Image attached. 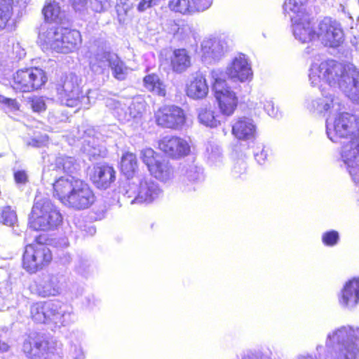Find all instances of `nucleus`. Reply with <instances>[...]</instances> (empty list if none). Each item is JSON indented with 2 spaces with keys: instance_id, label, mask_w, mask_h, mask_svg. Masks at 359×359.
I'll return each instance as SVG.
<instances>
[{
  "instance_id": "obj_1",
  "label": "nucleus",
  "mask_w": 359,
  "mask_h": 359,
  "mask_svg": "<svg viewBox=\"0 0 359 359\" xmlns=\"http://www.w3.org/2000/svg\"><path fill=\"white\" fill-rule=\"evenodd\" d=\"M309 79L313 87L321 88L323 83L338 86L353 102L359 101V71L352 65L346 68L334 60L311 64Z\"/></svg>"
},
{
  "instance_id": "obj_2",
  "label": "nucleus",
  "mask_w": 359,
  "mask_h": 359,
  "mask_svg": "<svg viewBox=\"0 0 359 359\" xmlns=\"http://www.w3.org/2000/svg\"><path fill=\"white\" fill-rule=\"evenodd\" d=\"M53 196L62 204L76 210L88 208L95 196L87 183L73 175L59 177L53 183Z\"/></svg>"
},
{
  "instance_id": "obj_3",
  "label": "nucleus",
  "mask_w": 359,
  "mask_h": 359,
  "mask_svg": "<svg viewBox=\"0 0 359 359\" xmlns=\"http://www.w3.org/2000/svg\"><path fill=\"white\" fill-rule=\"evenodd\" d=\"M88 53L90 68L95 74H104L110 69L116 79H126L130 68L116 53L107 49L104 40H95L89 47Z\"/></svg>"
},
{
  "instance_id": "obj_4",
  "label": "nucleus",
  "mask_w": 359,
  "mask_h": 359,
  "mask_svg": "<svg viewBox=\"0 0 359 359\" xmlns=\"http://www.w3.org/2000/svg\"><path fill=\"white\" fill-rule=\"evenodd\" d=\"M325 347L331 350L330 359H359V327L343 325L330 332Z\"/></svg>"
},
{
  "instance_id": "obj_5",
  "label": "nucleus",
  "mask_w": 359,
  "mask_h": 359,
  "mask_svg": "<svg viewBox=\"0 0 359 359\" xmlns=\"http://www.w3.org/2000/svg\"><path fill=\"white\" fill-rule=\"evenodd\" d=\"M118 193L131 205L151 203L163 196V190L158 183L144 175L122 181L118 187Z\"/></svg>"
},
{
  "instance_id": "obj_6",
  "label": "nucleus",
  "mask_w": 359,
  "mask_h": 359,
  "mask_svg": "<svg viewBox=\"0 0 359 359\" xmlns=\"http://www.w3.org/2000/svg\"><path fill=\"white\" fill-rule=\"evenodd\" d=\"M32 319L39 323L52 322L57 325L66 326L75 320L73 308L60 301L39 302L30 308Z\"/></svg>"
},
{
  "instance_id": "obj_7",
  "label": "nucleus",
  "mask_w": 359,
  "mask_h": 359,
  "mask_svg": "<svg viewBox=\"0 0 359 359\" xmlns=\"http://www.w3.org/2000/svg\"><path fill=\"white\" fill-rule=\"evenodd\" d=\"M307 0H287L283 10L291 20L294 36L302 43L309 42L316 38L310 16L306 12Z\"/></svg>"
},
{
  "instance_id": "obj_8",
  "label": "nucleus",
  "mask_w": 359,
  "mask_h": 359,
  "mask_svg": "<svg viewBox=\"0 0 359 359\" xmlns=\"http://www.w3.org/2000/svg\"><path fill=\"white\" fill-rule=\"evenodd\" d=\"M62 222L57 208L47 198H35L29 217V226L36 231H49L56 229Z\"/></svg>"
},
{
  "instance_id": "obj_9",
  "label": "nucleus",
  "mask_w": 359,
  "mask_h": 359,
  "mask_svg": "<svg viewBox=\"0 0 359 359\" xmlns=\"http://www.w3.org/2000/svg\"><path fill=\"white\" fill-rule=\"evenodd\" d=\"M81 83V78L73 73L60 78L56 85V92L62 104L70 107L89 108L90 97L82 93Z\"/></svg>"
},
{
  "instance_id": "obj_10",
  "label": "nucleus",
  "mask_w": 359,
  "mask_h": 359,
  "mask_svg": "<svg viewBox=\"0 0 359 359\" xmlns=\"http://www.w3.org/2000/svg\"><path fill=\"white\" fill-rule=\"evenodd\" d=\"M212 89L220 112L227 116H231L238 103L236 93L227 86L225 74L221 69L210 72Z\"/></svg>"
},
{
  "instance_id": "obj_11",
  "label": "nucleus",
  "mask_w": 359,
  "mask_h": 359,
  "mask_svg": "<svg viewBox=\"0 0 359 359\" xmlns=\"http://www.w3.org/2000/svg\"><path fill=\"white\" fill-rule=\"evenodd\" d=\"M339 113L334 121L330 116L326 119V133L333 142H337L339 140H347L351 137L359 135L355 117L348 113Z\"/></svg>"
},
{
  "instance_id": "obj_12",
  "label": "nucleus",
  "mask_w": 359,
  "mask_h": 359,
  "mask_svg": "<svg viewBox=\"0 0 359 359\" xmlns=\"http://www.w3.org/2000/svg\"><path fill=\"white\" fill-rule=\"evenodd\" d=\"M140 158L147 166L149 173L156 180L168 182L174 177V169L169 161L151 148L140 151Z\"/></svg>"
},
{
  "instance_id": "obj_13",
  "label": "nucleus",
  "mask_w": 359,
  "mask_h": 359,
  "mask_svg": "<svg viewBox=\"0 0 359 359\" xmlns=\"http://www.w3.org/2000/svg\"><path fill=\"white\" fill-rule=\"evenodd\" d=\"M26 245L22 257V266L29 273H34L48 265L52 259L49 248L38 241Z\"/></svg>"
},
{
  "instance_id": "obj_14",
  "label": "nucleus",
  "mask_w": 359,
  "mask_h": 359,
  "mask_svg": "<svg viewBox=\"0 0 359 359\" xmlns=\"http://www.w3.org/2000/svg\"><path fill=\"white\" fill-rule=\"evenodd\" d=\"M46 82L44 72L39 68L18 70L13 77V88L15 91L31 92L39 89Z\"/></svg>"
},
{
  "instance_id": "obj_15",
  "label": "nucleus",
  "mask_w": 359,
  "mask_h": 359,
  "mask_svg": "<svg viewBox=\"0 0 359 359\" xmlns=\"http://www.w3.org/2000/svg\"><path fill=\"white\" fill-rule=\"evenodd\" d=\"M62 344L53 339L46 340L42 337L25 340L22 345V351L30 359H44L49 354L58 353Z\"/></svg>"
},
{
  "instance_id": "obj_16",
  "label": "nucleus",
  "mask_w": 359,
  "mask_h": 359,
  "mask_svg": "<svg viewBox=\"0 0 359 359\" xmlns=\"http://www.w3.org/2000/svg\"><path fill=\"white\" fill-rule=\"evenodd\" d=\"M304 106L311 113L329 116L338 114L343 109L340 99L331 93L323 95V97L309 95Z\"/></svg>"
},
{
  "instance_id": "obj_17",
  "label": "nucleus",
  "mask_w": 359,
  "mask_h": 359,
  "mask_svg": "<svg viewBox=\"0 0 359 359\" xmlns=\"http://www.w3.org/2000/svg\"><path fill=\"white\" fill-rule=\"evenodd\" d=\"M316 38L325 46L334 48L343 42L344 33L339 22L325 18L319 23Z\"/></svg>"
},
{
  "instance_id": "obj_18",
  "label": "nucleus",
  "mask_w": 359,
  "mask_h": 359,
  "mask_svg": "<svg viewBox=\"0 0 359 359\" xmlns=\"http://www.w3.org/2000/svg\"><path fill=\"white\" fill-rule=\"evenodd\" d=\"M202 60L211 64L220 60L228 51L226 40L222 36L205 38L201 43Z\"/></svg>"
},
{
  "instance_id": "obj_19",
  "label": "nucleus",
  "mask_w": 359,
  "mask_h": 359,
  "mask_svg": "<svg viewBox=\"0 0 359 359\" xmlns=\"http://www.w3.org/2000/svg\"><path fill=\"white\" fill-rule=\"evenodd\" d=\"M155 118L158 126L172 129L181 128L186 121L183 109L175 105L161 107L155 113Z\"/></svg>"
},
{
  "instance_id": "obj_20",
  "label": "nucleus",
  "mask_w": 359,
  "mask_h": 359,
  "mask_svg": "<svg viewBox=\"0 0 359 359\" xmlns=\"http://www.w3.org/2000/svg\"><path fill=\"white\" fill-rule=\"evenodd\" d=\"M224 73L225 77L227 76L235 81L245 82L252 78V70L249 60L242 53H238L233 58Z\"/></svg>"
},
{
  "instance_id": "obj_21",
  "label": "nucleus",
  "mask_w": 359,
  "mask_h": 359,
  "mask_svg": "<svg viewBox=\"0 0 359 359\" xmlns=\"http://www.w3.org/2000/svg\"><path fill=\"white\" fill-rule=\"evenodd\" d=\"M231 133L238 140L253 142L257 136V127L252 118L241 116L233 121Z\"/></svg>"
},
{
  "instance_id": "obj_22",
  "label": "nucleus",
  "mask_w": 359,
  "mask_h": 359,
  "mask_svg": "<svg viewBox=\"0 0 359 359\" xmlns=\"http://www.w3.org/2000/svg\"><path fill=\"white\" fill-rule=\"evenodd\" d=\"M158 148L173 158L187 156L190 151V147L187 141L175 136L163 137L158 142Z\"/></svg>"
},
{
  "instance_id": "obj_23",
  "label": "nucleus",
  "mask_w": 359,
  "mask_h": 359,
  "mask_svg": "<svg viewBox=\"0 0 359 359\" xmlns=\"http://www.w3.org/2000/svg\"><path fill=\"white\" fill-rule=\"evenodd\" d=\"M62 27L45 24L42 25L39 33V43L44 49H52L60 53L62 43L60 39Z\"/></svg>"
},
{
  "instance_id": "obj_24",
  "label": "nucleus",
  "mask_w": 359,
  "mask_h": 359,
  "mask_svg": "<svg viewBox=\"0 0 359 359\" xmlns=\"http://www.w3.org/2000/svg\"><path fill=\"white\" fill-rule=\"evenodd\" d=\"M339 305L346 309H353L359 304V278L348 281L338 295Z\"/></svg>"
},
{
  "instance_id": "obj_25",
  "label": "nucleus",
  "mask_w": 359,
  "mask_h": 359,
  "mask_svg": "<svg viewBox=\"0 0 359 359\" xmlns=\"http://www.w3.org/2000/svg\"><path fill=\"white\" fill-rule=\"evenodd\" d=\"M90 179L95 186L100 189H107L116 180V171L108 164H97L93 167Z\"/></svg>"
},
{
  "instance_id": "obj_26",
  "label": "nucleus",
  "mask_w": 359,
  "mask_h": 359,
  "mask_svg": "<svg viewBox=\"0 0 359 359\" xmlns=\"http://www.w3.org/2000/svg\"><path fill=\"white\" fill-rule=\"evenodd\" d=\"M186 94L193 100H198L207 97L209 86L205 76L198 72L193 75L186 85Z\"/></svg>"
},
{
  "instance_id": "obj_27",
  "label": "nucleus",
  "mask_w": 359,
  "mask_h": 359,
  "mask_svg": "<svg viewBox=\"0 0 359 359\" xmlns=\"http://www.w3.org/2000/svg\"><path fill=\"white\" fill-rule=\"evenodd\" d=\"M99 135L93 128H88L84 131L82 149L89 156L95 158L105 154V148L100 144Z\"/></svg>"
},
{
  "instance_id": "obj_28",
  "label": "nucleus",
  "mask_w": 359,
  "mask_h": 359,
  "mask_svg": "<svg viewBox=\"0 0 359 359\" xmlns=\"http://www.w3.org/2000/svg\"><path fill=\"white\" fill-rule=\"evenodd\" d=\"M64 280L62 275L47 276L38 287L39 294L43 297H48L60 294Z\"/></svg>"
},
{
  "instance_id": "obj_29",
  "label": "nucleus",
  "mask_w": 359,
  "mask_h": 359,
  "mask_svg": "<svg viewBox=\"0 0 359 359\" xmlns=\"http://www.w3.org/2000/svg\"><path fill=\"white\" fill-rule=\"evenodd\" d=\"M60 39L62 47L60 53H68L77 50L81 43V36L79 31L62 28Z\"/></svg>"
},
{
  "instance_id": "obj_30",
  "label": "nucleus",
  "mask_w": 359,
  "mask_h": 359,
  "mask_svg": "<svg viewBox=\"0 0 359 359\" xmlns=\"http://www.w3.org/2000/svg\"><path fill=\"white\" fill-rule=\"evenodd\" d=\"M128 105V114L121 111L119 114L122 119V123H128L132 120H139L142 116L145 111L146 103L140 97H134L133 99L126 98Z\"/></svg>"
},
{
  "instance_id": "obj_31",
  "label": "nucleus",
  "mask_w": 359,
  "mask_h": 359,
  "mask_svg": "<svg viewBox=\"0 0 359 359\" xmlns=\"http://www.w3.org/2000/svg\"><path fill=\"white\" fill-rule=\"evenodd\" d=\"M191 57L184 48L175 49L170 57V67L177 74L186 72L191 67Z\"/></svg>"
},
{
  "instance_id": "obj_32",
  "label": "nucleus",
  "mask_w": 359,
  "mask_h": 359,
  "mask_svg": "<svg viewBox=\"0 0 359 359\" xmlns=\"http://www.w3.org/2000/svg\"><path fill=\"white\" fill-rule=\"evenodd\" d=\"M137 168L136 156L133 153H126L123 155L121 161V170L126 177V180H131L133 177H139L140 175L135 174Z\"/></svg>"
},
{
  "instance_id": "obj_33",
  "label": "nucleus",
  "mask_w": 359,
  "mask_h": 359,
  "mask_svg": "<svg viewBox=\"0 0 359 359\" xmlns=\"http://www.w3.org/2000/svg\"><path fill=\"white\" fill-rule=\"evenodd\" d=\"M144 83L148 90L161 97L165 96V85L158 75L151 74L146 76L144 78Z\"/></svg>"
},
{
  "instance_id": "obj_34",
  "label": "nucleus",
  "mask_w": 359,
  "mask_h": 359,
  "mask_svg": "<svg viewBox=\"0 0 359 359\" xmlns=\"http://www.w3.org/2000/svg\"><path fill=\"white\" fill-rule=\"evenodd\" d=\"M83 339V334L79 332L71 334L69 353L74 359H85V353L82 347Z\"/></svg>"
},
{
  "instance_id": "obj_35",
  "label": "nucleus",
  "mask_w": 359,
  "mask_h": 359,
  "mask_svg": "<svg viewBox=\"0 0 359 359\" xmlns=\"http://www.w3.org/2000/svg\"><path fill=\"white\" fill-rule=\"evenodd\" d=\"M106 107L112 111L114 116L120 121L122 122L119 114L121 111L123 113L128 114V105L126 102V98L119 97L118 99L115 98H107L105 100Z\"/></svg>"
},
{
  "instance_id": "obj_36",
  "label": "nucleus",
  "mask_w": 359,
  "mask_h": 359,
  "mask_svg": "<svg viewBox=\"0 0 359 359\" xmlns=\"http://www.w3.org/2000/svg\"><path fill=\"white\" fill-rule=\"evenodd\" d=\"M198 120L201 124L210 128H215L219 124L215 111L206 107L198 109Z\"/></svg>"
},
{
  "instance_id": "obj_37",
  "label": "nucleus",
  "mask_w": 359,
  "mask_h": 359,
  "mask_svg": "<svg viewBox=\"0 0 359 359\" xmlns=\"http://www.w3.org/2000/svg\"><path fill=\"white\" fill-rule=\"evenodd\" d=\"M78 165L74 158L70 156H60L55 159L54 168L58 170H62L66 172L67 175H72L75 170H76Z\"/></svg>"
},
{
  "instance_id": "obj_38",
  "label": "nucleus",
  "mask_w": 359,
  "mask_h": 359,
  "mask_svg": "<svg viewBox=\"0 0 359 359\" xmlns=\"http://www.w3.org/2000/svg\"><path fill=\"white\" fill-rule=\"evenodd\" d=\"M205 156L208 163L215 165L219 164L223 158L221 147L215 142L207 144Z\"/></svg>"
},
{
  "instance_id": "obj_39",
  "label": "nucleus",
  "mask_w": 359,
  "mask_h": 359,
  "mask_svg": "<svg viewBox=\"0 0 359 359\" xmlns=\"http://www.w3.org/2000/svg\"><path fill=\"white\" fill-rule=\"evenodd\" d=\"M43 14L46 21L59 22L61 20L60 7L55 1L46 3L43 9Z\"/></svg>"
},
{
  "instance_id": "obj_40",
  "label": "nucleus",
  "mask_w": 359,
  "mask_h": 359,
  "mask_svg": "<svg viewBox=\"0 0 359 359\" xmlns=\"http://www.w3.org/2000/svg\"><path fill=\"white\" fill-rule=\"evenodd\" d=\"M191 0H170L168 6L170 10L182 14L194 13Z\"/></svg>"
},
{
  "instance_id": "obj_41",
  "label": "nucleus",
  "mask_w": 359,
  "mask_h": 359,
  "mask_svg": "<svg viewBox=\"0 0 359 359\" xmlns=\"http://www.w3.org/2000/svg\"><path fill=\"white\" fill-rule=\"evenodd\" d=\"M2 224L8 226H14L18 222L16 212L11 206L1 208Z\"/></svg>"
},
{
  "instance_id": "obj_42",
  "label": "nucleus",
  "mask_w": 359,
  "mask_h": 359,
  "mask_svg": "<svg viewBox=\"0 0 359 359\" xmlns=\"http://www.w3.org/2000/svg\"><path fill=\"white\" fill-rule=\"evenodd\" d=\"M185 179L191 183L201 180L203 179L202 168L194 165H190L186 170L183 183Z\"/></svg>"
},
{
  "instance_id": "obj_43",
  "label": "nucleus",
  "mask_w": 359,
  "mask_h": 359,
  "mask_svg": "<svg viewBox=\"0 0 359 359\" xmlns=\"http://www.w3.org/2000/svg\"><path fill=\"white\" fill-rule=\"evenodd\" d=\"M339 241V233L335 230H330L322 234V242L327 247H333Z\"/></svg>"
},
{
  "instance_id": "obj_44",
  "label": "nucleus",
  "mask_w": 359,
  "mask_h": 359,
  "mask_svg": "<svg viewBox=\"0 0 359 359\" xmlns=\"http://www.w3.org/2000/svg\"><path fill=\"white\" fill-rule=\"evenodd\" d=\"M13 13L12 6H0V29H4Z\"/></svg>"
},
{
  "instance_id": "obj_45",
  "label": "nucleus",
  "mask_w": 359,
  "mask_h": 359,
  "mask_svg": "<svg viewBox=\"0 0 359 359\" xmlns=\"http://www.w3.org/2000/svg\"><path fill=\"white\" fill-rule=\"evenodd\" d=\"M90 7L96 13L104 12L109 7V0H90Z\"/></svg>"
},
{
  "instance_id": "obj_46",
  "label": "nucleus",
  "mask_w": 359,
  "mask_h": 359,
  "mask_svg": "<svg viewBox=\"0 0 359 359\" xmlns=\"http://www.w3.org/2000/svg\"><path fill=\"white\" fill-rule=\"evenodd\" d=\"M48 142L46 135H36L27 142V145L32 147H41L46 146Z\"/></svg>"
},
{
  "instance_id": "obj_47",
  "label": "nucleus",
  "mask_w": 359,
  "mask_h": 359,
  "mask_svg": "<svg viewBox=\"0 0 359 359\" xmlns=\"http://www.w3.org/2000/svg\"><path fill=\"white\" fill-rule=\"evenodd\" d=\"M265 97L266 96L262 94L252 95L248 102L249 108L253 109H262Z\"/></svg>"
},
{
  "instance_id": "obj_48",
  "label": "nucleus",
  "mask_w": 359,
  "mask_h": 359,
  "mask_svg": "<svg viewBox=\"0 0 359 359\" xmlns=\"http://www.w3.org/2000/svg\"><path fill=\"white\" fill-rule=\"evenodd\" d=\"M191 1L194 13L203 12L208 9L212 4V0H191Z\"/></svg>"
},
{
  "instance_id": "obj_49",
  "label": "nucleus",
  "mask_w": 359,
  "mask_h": 359,
  "mask_svg": "<svg viewBox=\"0 0 359 359\" xmlns=\"http://www.w3.org/2000/svg\"><path fill=\"white\" fill-rule=\"evenodd\" d=\"M31 107L35 112L44 111L46 109L45 100L43 97H35L31 100Z\"/></svg>"
},
{
  "instance_id": "obj_50",
  "label": "nucleus",
  "mask_w": 359,
  "mask_h": 359,
  "mask_svg": "<svg viewBox=\"0 0 359 359\" xmlns=\"http://www.w3.org/2000/svg\"><path fill=\"white\" fill-rule=\"evenodd\" d=\"M90 264L88 259L83 258H79L76 260L75 265V271L81 276H86L88 273Z\"/></svg>"
},
{
  "instance_id": "obj_51",
  "label": "nucleus",
  "mask_w": 359,
  "mask_h": 359,
  "mask_svg": "<svg viewBox=\"0 0 359 359\" xmlns=\"http://www.w3.org/2000/svg\"><path fill=\"white\" fill-rule=\"evenodd\" d=\"M256 149L257 151L255 152V160L259 164H264L270 152L269 148L262 146L261 148L257 147Z\"/></svg>"
},
{
  "instance_id": "obj_52",
  "label": "nucleus",
  "mask_w": 359,
  "mask_h": 359,
  "mask_svg": "<svg viewBox=\"0 0 359 359\" xmlns=\"http://www.w3.org/2000/svg\"><path fill=\"white\" fill-rule=\"evenodd\" d=\"M262 109H264L267 114L271 117L277 118L278 116V111L275 109L273 101L266 97L264 99Z\"/></svg>"
},
{
  "instance_id": "obj_53",
  "label": "nucleus",
  "mask_w": 359,
  "mask_h": 359,
  "mask_svg": "<svg viewBox=\"0 0 359 359\" xmlns=\"http://www.w3.org/2000/svg\"><path fill=\"white\" fill-rule=\"evenodd\" d=\"M246 170V163L243 161H238L234 165L232 170V175L234 177H239Z\"/></svg>"
},
{
  "instance_id": "obj_54",
  "label": "nucleus",
  "mask_w": 359,
  "mask_h": 359,
  "mask_svg": "<svg viewBox=\"0 0 359 359\" xmlns=\"http://www.w3.org/2000/svg\"><path fill=\"white\" fill-rule=\"evenodd\" d=\"M14 179L18 184H25L27 182V175L23 170H18L14 173Z\"/></svg>"
},
{
  "instance_id": "obj_55",
  "label": "nucleus",
  "mask_w": 359,
  "mask_h": 359,
  "mask_svg": "<svg viewBox=\"0 0 359 359\" xmlns=\"http://www.w3.org/2000/svg\"><path fill=\"white\" fill-rule=\"evenodd\" d=\"M72 7L76 11H82L86 6V0H70Z\"/></svg>"
},
{
  "instance_id": "obj_56",
  "label": "nucleus",
  "mask_w": 359,
  "mask_h": 359,
  "mask_svg": "<svg viewBox=\"0 0 359 359\" xmlns=\"http://www.w3.org/2000/svg\"><path fill=\"white\" fill-rule=\"evenodd\" d=\"M60 262L63 264H68L72 261V257H71L70 254H69L67 252H62L60 255Z\"/></svg>"
},
{
  "instance_id": "obj_57",
  "label": "nucleus",
  "mask_w": 359,
  "mask_h": 359,
  "mask_svg": "<svg viewBox=\"0 0 359 359\" xmlns=\"http://www.w3.org/2000/svg\"><path fill=\"white\" fill-rule=\"evenodd\" d=\"M8 345L0 340V352H6L8 350Z\"/></svg>"
},
{
  "instance_id": "obj_58",
  "label": "nucleus",
  "mask_w": 359,
  "mask_h": 359,
  "mask_svg": "<svg viewBox=\"0 0 359 359\" xmlns=\"http://www.w3.org/2000/svg\"><path fill=\"white\" fill-rule=\"evenodd\" d=\"M181 189H182V190L183 191H185V192H188V191H191L192 190H195V188H194V187L192 184H191V185L187 184V186L184 184V185H182Z\"/></svg>"
},
{
  "instance_id": "obj_59",
  "label": "nucleus",
  "mask_w": 359,
  "mask_h": 359,
  "mask_svg": "<svg viewBox=\"0 0 359 359\" xmlns=\"http://www.w3.org/2000/svg\"><path fill=\"white\" fill-rule=\"evenodd\" d=\"M12 6V0H0V6Z\"/></svg>"
},
{
  "instance_id": "obj_60",
  "label": "nucleus",
  "mask_w": 359,
  "mask_h": 359,
  "mask_svg": "<svg viewBox=\"0 0 359 359\" xmlns=\"http://www.w3.org/2000/svg\"><path fill=\"white\" fill-rule=\"evenodd\" d=\"M296 359H315L312 355L309 354H302L297 356Z\"/></svg>"
},
{
  "instance_id": "obj_61",
  "label": "nucleus",
  "mask_w": 359,
  "mask_h": 359,
  "mask_svg": "<svg viewBox=\"0 0 359 359\" xmlns=\"http://www.w3.org/2000/svg\"><path fill=\"white\" fill-rule=\"evenodd\" d=\"M48 172H49V171H46V170H44V171H43V175H42V179H43V180H45L46 179H47L48 175Z\"/></svg>"
},
{
  "instance_id": "obj_62",
  "label": "nucleus",
  "mask_w": 359,
  "mask_h": 359,
  "mask_svg": "<svg viewBox=\"0 0 359 359\" xmlns=\"http://www.w3.org/2000/svg\"><path fill=\"white\" fill-rule=\"evenodd\" d=\"M90 233L91 235L94 234L95 233V229L93 227L90 228Z\"/></svg>"
},
{
  "instance_id": "obj_63",
  "label": "nucleus",
  "mask_w": 359,
  "mask_h": 359,
  "mask_svg": "<svg viewBox=\"0 0 359 359\" xmlns=\"http://www.w3.org/2000/svg\"><path fill=\"white\" fill-rule=\"evenodd\" d=\"M323 346H321V345H319V346H318L316 347V350H317V351H319V350H320V349H323Z\"/></svg>"
},
{
  "instance_id": "obj_64",
  "label": "nucleus",
  "mask_w": 359,
  "mask_h": 359,
  "mask_svg": "<svg viewBox=\"0 0 359 359\" xmlns=\"http://www.w3.org/2000/svg\"><path fill=\"white\" fill-rule=\"evenodd\" d=\"M7 100H8V102H13V100H9V99H8Z\"/></svg>"
}]
</instances>
